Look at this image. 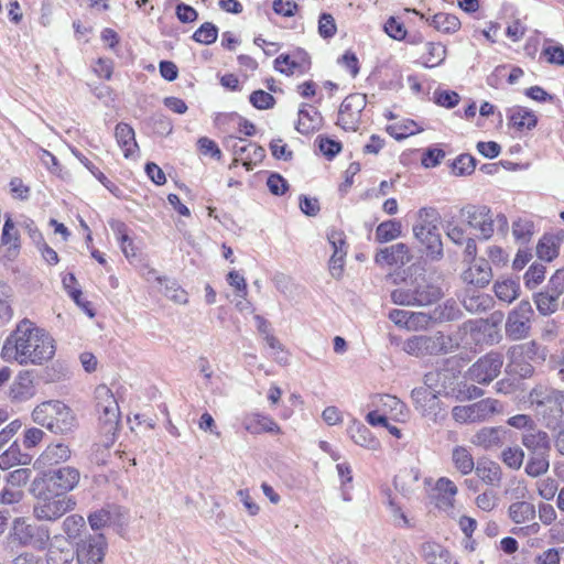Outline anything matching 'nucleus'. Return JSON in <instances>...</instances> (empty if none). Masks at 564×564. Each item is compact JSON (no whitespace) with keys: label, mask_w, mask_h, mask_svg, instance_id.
I'll list each match as a JSON object with an SVG mask.
<instances>
[{"label":"nucleus","mask_w":564,"mask_h":564,"mask_svg":"<svg viewBox=\"0 0 564 564\" xmlns=\"http://www.w3.org/2000/svg\"><path fill=\"white\" fill-rule=\"evenodd\" d=\"M56 354V340L48 330L29 318L21 319L6 337L0 356L20 366H44Z\"/></svg>","instance_id":"1"},{"label":"nucleus","mask_w":564,"mask_h":564,"mask_svg":"<svg viewBox=\"0 0 564 564\" xmlns=\"http://www.w3.org/2000/svg\"><path fill=\"white\" fill-rule=\"evenodd\" d=\"M529 401L549 430L564 426V392L546 386H538L529 393Z\"/></svg>","instance_id":"2"},{"label":"nucleus","mask_w":564,"mask_h":564,"mask_svg":"<svg viewBox=\"0 0 564 564\" xmlns=\"http://www.w3.org/2000/svg\"><path fill=\"white\" fill-rule=\"evenodd\" d=\"M32 420L55 434H67L77 425L72 409L61 401H45L36 405Z\"/></svg>","instance_id":"3"},{"label":"nucleus","mask_w":564,"mask_h":564,"mask_svg":"<svg viewBox=\"0 0 564 564\" xmlns=\"http://www.w3.org/2000/svg\"><path fill=\"white\" fill-rule=\"evenodd\" d=\"M440 214L435 208L423 207L417 212V224L413 226V235L425 247L426 257L433 261L444 256L443 242L438 232Z\"/></svg>","instance_id":"4"},{"label":"nucleus","mask_w":564,"mask_h":564,"mask_svg":"<svg viewBox=\"0 0 564 564\" xmlns=\"http://www.w3.org/2000/svg\"><path fill=\"white\" fill-rule=\"evenodd\" d=\"M31 494L35 498L33 516L40 521H56L76 506L73 497L46 491L45 488H41V486L33 482Z\"/></svg>","instance_id":"5"},{"label":"nucleus","mask_w":564,"mask_h":564,"mask_svg":"<svg viewBox=\"0 0 564 564\" xmlns=\"http://www.w3.org/2000/svg\"><path fill=\"white\" fill-rule=\"evenodd\" d=\"M460 216L466 224L479 232V237L488 240L497 231L503 237L508 234L509 221L505 214H497L494 217L490 207L487 205L468 204L460 209Z\"/></svg>","instance_id":"6"},{"label":"nucleus","mask_w":564,"mask_h":564,"mask_svg":"<svg viewBox=\"0 0 564 564\" xmlns=\"http://www.w3.org/2000/svg\"><path fill=\"white\" fill-rule=\"evenodd\" d=\"M79 470L72 466H64L44 473L42 477H36L32 482L45 488L46 491H53L59 495H67L79 482Z\"/></svg>","instance_id":"7"},{"label":"nucleus","mask_w":564,"mask_h":564,"mask_svg":"<svg viewBox=\"0 0 564 564\" xmlns=\"http://www.w3.org/2000/svg\"><path fill=\"white\" fill-rule=\"evenodd\" d=\"M500 411V402L496 399L487 398L471 404L454 406L452 409V416L459 424H470L486 421Z\"/></svg>","instance_id":"8"},{"label":"nucleus","mask_w":564,"mask_h":564,"mask_svg":"<svg viewBox=\"0 0 564 564\" xmlns=\"http://www.w3.org/2000/svg\"><path fill=\"white\" fill-rule=\"evenodd\" d=\"M534 315L531 303L527 300L521 301L513 310L508 313L505 324L506 336L510 340H521L530 336L531 323Z\"/></svg>","instance_id":"9"},{"label":"nucleus","mask_w":564,"mask_h":564,"mask_svg":"<svg viewBox=\"0 0 564 564\" xmlns=\"http://www.w3.org/2000/svg\"><path fill=\"white\" fill-rule=\"evenodd\" d=\"M403 350L415 357L446 352L447 338L441 332L432 335H415L403 343Z\"/></svg>","instance_id":"10"},{"label":"nucleus","mask_w":564,"mask_h":564,"mask_svg":"<svg viewBox=\"0 0 564 564\" xmlns=\"http://www.w3.org/2000/svg\"><path fill=\"white\" fill-rule=\"evenodd\" d=\"M366 106V95L360 93L348 95L339 106L337 126L346 131H356L360 124L361 112Z\"/></svg>","instance_id":"11"},{"label":"nucleus","mask_w":564,"mask_h":564,"mask_svg":"<svg viewBox=\"0 0 564 564\" xmlns=\"http://www.w3.org/2000/svg\"><path fill=\"white\" fill-rule=\"evenodd\" d=\"M503 365V356L498 351H490L479 358L468 369V378L479 384H488L500 373Z\"/></svg>","instance_id":"12"},{"label":"nucleus","mask_w":564,"mask_h":564,"mask_svg":"<svg viewBox=\"0 0 564 564\" xmlns=\"http://www.w3.org/2000/svg\"><path fill=\"white\" fill-rule=\"evenodd\" d=\"M13 536L20 544L37 550H44L51 539L46 527L32 524L20 518L14 520Z\"/></svg>","instance_id":"13"},{"label":"nucleus","mask_w":564,"mask_h":564,"mask_svg":"<svg viewBox=\"0 0 564 564\" xmlns=\"http://www.w3.org/2000/svg\"><path fill=\"white\" fill-rule=\"evenodd\" d=\"M107 542L104 534H89L77 543L78 564H101L106 554Z\"/></svg>","instance_id":"14"},{"label":"nucleus","mask_w":564,"mask_h":564,"mask_svg":"<svg viewBox=\"0 0 564 564\" xmlns=\"http://www.w3.org/2000/svg\"><path fill=\"white\" fill-rule=\"evenodd\" d=\"M412 260L409 247L403 242H398L392 246L380 249L375 261L380 265L389 267H403Z\"/></svg>","instance_id":"15"},{"label":"nucleus","mask_w":564,"mask_h":564,"mask_svg":"<svg viewBox=\"0 0 564 564\" xmlns=\"http://www.w3.org/2000/svg\"><path fill=\"white\" fill-rule=\"evenodd\" d=\"M34 392L32 372L21 370L9 387L8 398L14 403L25 402L34 395Z\"/></svg>","instance_id":"16"},{"label":"nucleus","mask_w":564,"mask_h":564,"mask_svg":"<svg viewBox=\"0 0 564 564\" xmlns=\"http://www.w3.org/2000/svg\"><path fill=\"white\" fill-rule=\"evenodd\" d=\"M509 431L502 426H485L476 432L471 437V443L484 449H492L502 446Z\"/></svg>","instance_id":"17"},{"label":"nucleus","mask_w":564,"mask_h":564,"mask_svg":"<svg viewBox=\"0 0 564 564\" xmlns=\"http://www.w3.org/2000/svg\"><path fill=\"white\" fill-rule=\"evenodd\" d=\"M242 425L247 432L253 435L261 433H281L280 426L271 416L259 412L246 414L242 419Z\"/></svg>","instance_id":"18"},{"label":"nucleus","mask_w":564,"mask_h":564,"mask_svg":"<svg viewBox=\"0 0 564 564\" xmlns=\"http://www.w3.org/2000/svg\"><path fill=\"white\" fill-rule=\"evenodd\" d=\"M462 279L467 285L485 288L492 279L491 267L488 261L482 259L469 265V268L463 272Z\"/></svg>","instance_id":"19"},{"label":"nucleus","mask_w":564,"mask_h":564,"mask_svg":"<svg viewBox=\"0 0 564 564\" xmlns=\"http://www.w3.org/2000/svg\"><path fill=\"white\" fill-rule=\"evenodd\" d=\"M410 285L417 306L431 305L442 296L441 289L430 283L424 276L416 278Z\"/></svg>","instance_id":"20"},{"label":"nucleus","mask_w":564,"mask_h":564,"mask_svg":"<svg viewBox=\"0 0 564 564\" xmlns=\"http://www.w3.org/2000/svg\"><path fill=\"white\" fill-rule=\"evenodd\" d=\"M72 456L69 446L65 443H53L46 446L36 459L40 467H53L67 462Z\"/></svg>","instance_id":"21"},{"label":"nucleus","mask_w":564,"mask_h":564,"mask_svg":"<svg viewBox=\"0 0 564 564\" xmlns=\"http://www.w3.org/2000/svg\"><path fill=\"white\" fill-rule=\"evenodd\" d=\"M521 442L522 445L532 453V455L545 454L550 449L549 434L536 429V426L525 431L522 434Z\"/></svg>","instance_id":"22"},{"label":"nucleus","mask_w":564,"mask_h":564,"mask_svg":"<svg viewBox=\"0 0 564 564\" xmlns=\"http://www.w3.org/2000/svg\"><path fill=\"white\" fill-rule=\"evenodd\" d=\"M352 442L370 451H378L380 442L371 434L370 430L360 422H352L347 430Z\"/></svg>","instance_id":"23"},{"label":"nucleus","mask_w":564,"mask_h":564,"mask_svg":"<svg viewBox=\"0 0 564 564\" xmlns=\"http://www.w3.org/2000/svg\"><path fill=\"white\" fill-rule=\"evenodd\" d=\"M115 137L126 159L132 158L139 147L134 138V130L128 123L120 122L116 126Z\"/></svg>","instance_id":"24"},{"label":"nucleus","mask_w":564,"mask_h":564,"mask_svg":"<svg viewBox=\"0 0 564 564\" xmlns=\"http://www.w3.org/2000/svg\"><path fill=\"white\" fill-rule=\"evenodd\" d=\"M477 477L486 485L498 487L502 479L500 466L491 460L478 462L474 468Z\"/></svg>","instance_id":"25"},{"label":"nucleus","mask_w":564,"mask_h":564,"mask_svg":"<svg viewBox=\"0 0 564 564\" xmlns=\"http://www.w3.org/2000/svg\"><path fill=\"white\" fill-rule=\"evenodd\" d=\"M310 67V61L306 55H303L300 61L292 58L288 54L278 56L274 61L275 70L285 74L293 75L296 72L304 74Z\"/></svg>","instance_id":"26"},{"label":"nucleus","mask_w":564,"mask_h":564,"mask_svg":"<svg viewBox=\"0 0 564 564\" xmlns=\"http://www.w3.org/2000/svg\"><path fill=\"white\" fill-rule=\"evenodd\" d=\"M321 123V115L316 108L302 107L299 110V120L295 129L302 134H311L316 131Z\"/></svg>","instance_id":"27"},{"label":"nucleus","mask_w":564,"mask_h":564,"mask_svg":"<svg viewBox=\"0 0 564 564\" xmlns=\"http://www.w3.org/2000/svg\"><path fill=\"white\" fill-rule=\"evenodd\" d=\"M372 404L384 414H390L398 419L404 415L405 404L394 395L377 394L373 397Z\"/></svg>","instance_id":"28"},{"label":"nucleus","mask_w":564,"mask_h":564,"mask_svg":"<svg viewBox=\"0 0 564 564\" xmlns=\"http://www.w3.org/2000/svg\"><path fill=\"white\" fill-rule=\"evenodd\" d=\"M509 120L510 123L519 131L524 129L531 130L538 123V118L534 112L520 106L513 107L509 110Z\"/></svg>","instance_id":"29"},{"label":"nucleus","mask_w":564,"mask_h":564,"mask_svg":"<svg viewBox=\"0 0 564 564\" xmlns=\"http://www.w3.org/2000/svg\"><path fill=\"white\" fill-rule=\"evenodd\" d=\"M421 554L427 564H451L449 552L437 543H423Z\"/></svg>","instance_id":"30"},{"label":"nucleus","mask_w":564,"mask_h":564,"mask_svg":"<svg viewBox=\"0 0 564 564\" xmlns=\"http://www.w3.org/2000/svg\"><path fill=\"white\" fill-rule=\"evenodd\" d=\"M561 242L562 238L560 237L544 235L536 246V254L539 259L547 262L555 259L558 256Z\"/></svg>","instance_id":"31"},{"label":"nucleus","mask_w":564,"mask_h":564,"mask_svg":"<svg viewBox=\"0 0 564 564\" xmlns=\"http://www.w3.org/2000/svg\"><path fill=\"white\" fill-rule=\"evenodd\" d=\"M452 462L454 467L464 476L470 474L476 467L469 448L460 445L453 448Z\"/></svg>","instance_id":"32"},{"label":"nucleus","mask_w":564,"mask_h":564,"mask_svg":"<svg viewBox=\"0 0 564 564\" xmlns=\"http://www.w3.org/2000/svg\"><path fill=\"white\" fill-rule=\"evenodd\" d=\"M494 291L500 301L510 304L519 296L520 284L512 279L497 280L494 285Z\"/></svg>","instance_id":"33"},{"label":"nucleus","mask_w":564,"mask_h":564,"mask_svg":"<svg viewBox=\"0 0 564 564\" xmlns=\"http://www.w3.org/2000/svg\"><path fill=\"white\" fill-rule=\"evenodd\" d=\"M426 21L437 31L446 34L455 33L460 29L459 19L456 15L446 12L436 13L431 20L426 19Z\"/></svg>","instance_id":"34"},{"label":"nucleus","mask_w":564,"mask_h":564,"mask_svg":"<svg viewBox=\"0 0 564 564\" xmlns=\"http://www.w3.org/2000/svg\"><path fill=\"white\" fill-rule=\"evenodd\" d=\"M99 424L106 434H115L120 422V410L117 406H106L99 411Z\"/></svg>","instance_id":"35"},{"label":"nucleus","mask_w":564,"mask_h":564,"mask_svg":"<svg viewBox=\"0 0 564 564\" xmlns=\"http://www.w3.org/2000/svg\"><path fill=\"white\" fill-rule=\"evenodd\" d=\"M509 518L514 523H524L535 518L534 505L528 501H518L510 505L508 509Z\"/></svg>","instance_id":"36"},{"label":"nucleus","mask_w":564,"mask_h":564,"mask_svg":"<svg viewBox=\"0 0 564 564\" xmlns=\"http://www.w3.org/2000/svg\"><path fill=\"white\" fill-rule=\"evenodd\" d=\"M491 297L485 294H481L479 292L467 291L464 299H463V305L464 307L473 313H478L486 311L491 305Z\"/></svg>","instance_id":"37"},{"label":"nucleus","mask_w":564,"mask_h":564,"mask_svg":"<svg viewBox=\"0 0 564 564\" xmlns=\"http://www.w3.org/2000/svg\"><path fill=\"white\" fill-rule=\"evenodd\" d=\"M29 456L21 453L20 446L13 443L7 451L0 455V468L10 469L20 464H26Z\"/></svg>","instance_id":"38"},{"label":"nucleus","mask_w":564,"mask_h":564,"mask_svg":"<svg viewBox=\"0 0 564 564\" xmlns=\"http://www.w3.org/2000/svg\"><path fill=\"white\" fill-rule=\"evenodd\" d=\"M558 295L546 289L544 292L534 295V303L540 314L546 316L553 314L557 310Z\"/></svg>","instance_id":"39"},{"label":"nucleus","mask_w":564,"mask_h":564,"mask_svg":"<svg viewBox=\"0 0 564 564\" xmlns=\"http://www.w3.org/2000/svg\"><path fill=\"white\" fill-rule=\"evenodd\" d=\"M419 470L414 468H404L399 471L394 477V486L401 490L403 495H408L412 491L413 486L419 481Z\"/></svg>","instance_id":"40"},{"label":"nucleus","mask_w":564,"mask_h":564,"mask_svg":"<svg viewBox=\"0 0 564 564\" xmlns=\"http://www.w3.org/2000/svg\"><path fill=\"white\" fill-rule=\"evenodd\" d=\"M401 235V223L398 220H386L378 225L376 229V240L378 242H388L397 239Z\"/></svg>","instance_id":"41"},{"label":"nucleus","mask_w":564,"mask_h":564,"mask_svg":"<svg viewBox=\"0 0 564 564\" xmlns=\"http://www.w3.org/2000/svg\"><path fill=\"white\" fill-rule=\"evenodd\" d=\"M411 397L416 409L421 410L423 413L426 412L427 406L432 408L437 402L436 394L425 387L413 389Z\"/></svg>","instance_id":"42"},{"label":"nucleus","mask_w":564,"mask_h":564,"mask_svg":"<svg viewBox=\"0 0 564 564\" xmlns=\"http://www.w3.org/2000/svg\"><path fill=\"white\" fill-rule=\"evenodd\" d=\"M226 147L232 150L236 155V161L252 160V156L250 155V147H253V143L248 142L245 139L230 135L226 139Z\"/></svg>","instance_id":"43"},{"label":"nucleus","mask_w":564,"mask_h":564,"mask_svg":"<svg viewBox=\"0 0 564 564\" xmlns=\"http://www.w3.org/2000/svg\"><path fill=\"white\" fill-rule=\"evenodd\" d=\"M63 531L69 540L77 539L82 531L86 529V521L79 514H70L63 521Z\"/></svg>","instance_id":"44"},{"label":"nucleus","mask_w":564,"mask_h":564,"mask_svg":"<svg viewBox=\"0 0 564 564\" xmlns=\"http://www.w3.org/2000/svg\"><path fill=\"white\" fill-rule=\"evenodd\" d=\"M446 57V47L441 43H426L425 66L435 67L443 63Z\"/></svg>","instance_id":"45"},{"label":"nucleus","mask_w":564,"mask_h":564,"mask_svg":"<svg viewBox=\"0 0 564 564\" xmlns=\"http://www.w3.org/2000/svg\"><path fill=\"white\" fill-rule=\"evenodd\" d=\"M500 458L509 468L518 470L523 464L524 452L519 446L507 447L501 452Z\"/></svg>","instance_id":"46"},{"label":"nucleus","mask_w":564,"mask_h":564,"mask_svg":"<svg viewBox=\"0 0 564 564\" xmlns=\"http://www.w3.org/2000/svg\"><path fill=\"white\" fill-rule=\"evenodd\" d=\"M550 463L545 454L532 455L527 465L525 473L531 477H539L547 471Z\"/></svg>","instance_id":"47"},{"label":"nucleus","mask_w":564,"mask_h":564,"mask_svg":"<svg viewBox=\"0 0 564 564\" xmlns=\"http://www.w3.org/2000/svg\"><path fill=\"white\" fill-rule=\"evenodd\" d=\"M218 28L212 22L203 23L193 34V40L197 43L209 45L217 40Z\"/></svg>","instance_id":"48"},{"label":"nucleus","mask_w":564,"mask_h":564,"mask_svg":"<svg viewBox=\"0 0 564 564\" xmlns=\"http://www.w3.org/2000/svg\"><path fill=\"white\" fill-rule=\"evenodd\" d=\"M476 167V160L469 154H460L452 163L453 173L457 176L469 175Z\"/></svg>","instance_id":"49"},{"label":"nucleus","mask_w":564,"mask_h":564,"mask_svg":"<svg viewBox=\"0 0 564 564\" xmlns=\"http://www.w3.org/2000/svg\"><path fill=\"white\" fill-rule=\"evenodd\" d=\"M96 408L97 411L106 406H117L118 401L115 398L112 391L105 384H100L95 390Z\"/></svg>","instance_id":"50"},{"label":"nucleus","mask_w":564,"mask_h":564,"mask_svg":"<svg viewBox=\"0 0 564 564\" xmlns=\"http://www.w3.org/2000/svg\"><path fill=\"white\" fill-rule=\"evenodd\" d=\"M73 560L74 552L69 547H51L46 555L47 564H70Z\"/></svg>","instance_id":"51"},{"label":"nucleus","mask_w":564,"mask_h":564,"mask_svg":"<svg viewBox=\"0 0 564 564\" xmlns=\"http://www.w3.org/2000/svg\"><path fill=\"white\" fill-rule=\"evenodd\" d=\"M545 276V267L541 263H533L524 274V283L528 289L536 288Z\"/></svg>","instance_id":"52"},{"label":"nucleus","mask_w":564,"mask_h":564,"mask_svg":"<svg viewBox=\"0 0 564 564\" xmlns=\"http://www.w3.org/2000/svg\"><path fill=\"white\" fill-rule=\"evenodd\" d=\"M110 228L112 229L113 234L116 235L117 239L120 242L121 250L124 253L127 258H130V252L127 251V242L131 245V239L128 236V227L123 221L120 220H111L109 223Z\"/></svg>","instance_id":"53"},{"label":"nucleus","mask_w":564,"mask_h":564,"mask_svg":"<svg viewBox=\"0 0 564 564\" xmlns=\"http://www.w3.org/2000/svg\"><path fill=\"white\" fill-rule=\"evenodd\" d=\"M388 131L394 139L402 140L408 138L409 135L415 134L420 130L417 129V126L413 120H409L402 124L397 123L393 126H389Z\"/></svg>","instance_id":"54"},{"label":"nucleus","mask_w":564,"mask_h":564,"mask_svg":"<svg viewBox=\"0 0 564 564\" xmlns=\"http://www.w3.org/2000/svg\"><path fill=\"white\" fill-rule=\"evenodd\" d=\"M391 301L398 305L415 306L416 300L413 296L411 285L400 288L391 292Z\"/></svg>","instance_id":"55"},{"label":"nucleus","mask_w":564,"mask_h":564,"mask_svg":"<svg viewBox=\"0 0 564 564\" xmlns=\"http://www.w3.org/2000/svg\"><path fill=\"white\" fill-rule=\"evenodd\" d=\"M249 100L254 108L261 109V110L272 108L275 102L274 97L271 94H269L262 89L254 90L250 95Z\"/></svg>","instance_id":"56"},{"label":"nucleus","mask_w":564,"mask_h":564,"mask_svg":"<svg viewBox=\"0 0 564 564\" xmlns=\"http://www.w3.org/2000/svg\"><path fill=\"white\" fill-rule=\"evenodd\" d=\"M337 32L335 19L329 13H322L318 20V33L323 39H332Z\"/></svg>","instance_id":"57"},{"label":"nucleus","mask_w":564,"mask_h":564,"mask_svg":"<svg viewBox=\"0 0 564 564\" xmlns=\"http://www.w3.org/2000/svg\"><path fill=\"white\" fill-rule=\"evenodd\" d=\"M475 503L480 510L490 512L498 505L497 494L492 490H486L476 497Z\"/></svg>","instance_id":"58"},{"label":"nucleus","mask_w":564,"mask_h":564,"mask_svg":"<svg viewBox=\"0 0 564 564\" xmlns=\"http://www.w3.org/2000/svg\"><path fill=\"white\" fill-rule=\"evenodd\" d=\"M512 232L517 240L527 242L533 234V224L530 220L519 219L513 223Z\"/></svg>","instance_id":"59"},{"label":"nucleus","mask_w":564,"mask_h":564,"mask_svg":"<svg viewBox=\"0 0 564 564\" xmlns=\"http://www.w3.org/2000/svg\"><path fill=\"white\" fill-rule=\"evenodd\" d=\"M408 318L406 329L409 330L425 329L432 322V317L423 312H411Z\"/></svg>","instance_id":"60"},{"label":"nucleus","mask_w":564,"mask_h":564,"mask_svg":"<svg viewBox=\"0 0 564 564\" xmlns=\"http://www.w3.org/2000/svg\"><path fill=\"white\" fill-rule=\"evenodd\" d=\"M386 33L398 41L404 40L406 36V30L404 24L393 17H390L384 23Z\"/></svg>","instance_id":"61"},{"label":"nucleus","mask_w":564,"mask_h":564,"mask_svg":"<svg viewBox=\"0 0 564 564\" xmlns=\"http://www.w3.org/2000/svg\"><path fill=\"white\" fill-rule=\"evenodd\" d=\"M539 495L545 500H552L557 491V480L554 478H544L536 482Z\"/></svg>","instance_id":"62"},{"label":"nucleus","mask_w":564,"mask_h":564,"mask_svg":"<svg viewBox=\"0 0 564 564\" xmlns=\"http://www.w3.org/2000/svg\"><path fill=\"white\" fill-rule=\"evenodd\" d=\"M88 522L93 530H100L111 522V514L105 509L97 510L88 516Z\"/></svg>","instance_id":"63"},{"label":"nucleus","mask_w":564,"mask_h":564,"mask_svg":"<svg viewBox=\"0 0 564 564\" xmlns=\"http://www.w3.org/2000/svg\"><path fill=\"white\" fill-rule=\"evenodd\" d=\"M561 550L551 547L538 554L534 558V564H560Z\"/></svg>","instance_id":"64"}]
</instances>
